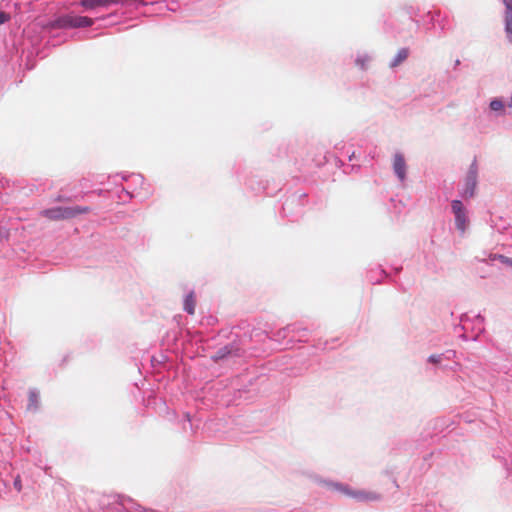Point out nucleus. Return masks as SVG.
I'll return each instance as SVG.
<instances>
[{
  "label": "nucleus",
  "instance_id": "1",
  "mask_svg": "<svg viewBox=\"0 0 512 512\" xmlns=\"http://www.w3.org/2000/svg\"><path fill=\"white\" fill-rule=\"evenodd\" d=\"M90 212V208L87 206H74V207H54L45 209L41 212V215L52 221L67 220L75 218L80 214H86Z\"/></svg>",
  "mask_w": 512,
  "mask_h": 512
},
{
  "label": "nucleus",
  "instance_id": "2",
  "mask_svg": "<svg viewBox=\"0 0 512 512\" xmlns=\"http://www.w3.org/2000/svg\"><path fill=\"white\" fill-rule=\"evenodd\" d=\"M93 23L92 18L68 14L55 20L54 26L57 28H80L91 26Z\"/></svg>",
  "mask_w": 512,
  "mask_h": 512
},
{
  "label": "nucleus",
  "instance_id": "3",
  "mask_svg": "<svg viewBox=\"0 0 512 512\" xmlns=\"http://www.w3.org/2000/svg\"><path fill=\"white\" fill-rule=\"evenodd\" d=\"M451 207H452V211L455 215L456 227L459 230L464 231L465 226H466V215H465V209H464L462 202L459 200H453Z\"/></svg>",
  "mask_w": 512,
  "mask_h": 512
},
{
  "label": "nucleus",
  "instance_id": "4",
  "mask_svg": "<svg viewBox=\"0 0 512 512\" xmlns=\"http://www.w3.org/2000/svg\"><path fill=\"white\" fill-rule=\"evenodd\" d=\"M348 496L356 499L360 502H370V501H378L381 499V495L374 491H366V490H349Z\"/></svg>",
  "mask_w": 512,
  "mask_h": 512
},
{
  "label": "nucleus",
  "instance_id": "5",
  "mask_svg": "<svg viewBox=\"0 0 512 512\" xmlns=\"http://www.w3.org/2000/svg\"><path fill=\"white\" fill-rule=\"evenodd\" d=\"M121 2L123 0H81L80 5L87 10H93L98 7H109Z\"/></svg>",
  "mask_w": 512,
  "mask_h": 512
},
{
  "label": "nucleus",
  "instance_id": "6",
  "mask_svg": "<svg viewBox=\"0 0 512 512\" xmlns=\"http://www.w3.org/2000/svg\"><path fill=\"white\" fill-rule=\"evenodd\" d=\"M406 168L407 166L403 155L400 153L395 154L393 160V169L401 182H403L406 178Z\"/></svg>",
  "mask_w": 512,
  "mask_h": 512
},
{
  "label": "nucleus",
  "instance_id": "7",
  "mask_svg": "<svg viewBox=\"0 0 512 512\" xmlns=\"http://www.w3.org/2000/svg\"><path fill=\"white\" fill-rule=\"evenodd\" d=\"M476 176V169L472 166L467 176L466 188L464 191L465 196L472 197L474 195L477 183Z\"/></svg>",
  "mask_w": 512,
  "mask_h": 512
},
{
  "label": "nucleus",
  "instance_id": "8",
  "mask_svg": "<svg viewBox=\"0 0 512 512\" xmlns=\"http://www.w3.org/2000/svg\"><path fill=\"white\" fill-rule=\"evenodd\" d=\"M409 56V50L407 48L400 49L393 61L390 63V67L394 68L404 62Z\"/></svg>",
  "mask_w": 512,
  "mask_h": 512
},
{
  "label": "nucleus",
  "instance_id": "9",
  "mask_svg": "<svg viewBox=\"0 0 512 512\" xmlns=\"http://www.w3.org/2000/svg\"><path fill=\"white\" fill-rule=\"evenodd\" d=\"M195 306H196L195 296H194V293H193V292H191V293H189V294L186 296V298H185V300H184V307H183V308H184V310H185L187 313H189V314L193 315V314H194V312H195Z\"/></svg>",
  "mask_w": 512,
  "mask_h": 512
},
{
  "label": "nucleus",
  "instance_id": "10",
  "mask_svg": "<svg viewBox=\"0 0 512 512\" xmlns=\"http://www.w3.org/2000/svg\"><path fill=\"white\" fill-rule=\"evenodd\" d=\"M505 31L508 40L512 43V15H505Z\"/></svg>",
  "mask_w": 512,
  "mask_h": 512
},
{
  "label": "nucleus",
  "instance_id": "11",
  "mask_svg": "<svg viewBox=\"0 0 512 512\" xmlns=\"http://www.w3.org/2000/svg\"><path fill=\"white\" fill-rule=\"evenodd\" d=\"M327 486L329 488H331L332 490L339 491L347 496H348V493L350 490L347 486L340 484V483H327Z\"/></svg>",
  "mask_w": 512,
  "mask_h": 512
},
{
  "label": "nucleus",
  "instance_id": "12",
  "mask_svg": "<svg viewBox=\"0 0 512 512\" xmlns=\"http://www.w3.org/2000/svg\"><path fill=\"white\" fill-rule=\"evenodd\" d=\"M39 395L36 391L31 390L29 392V406L37 408Z\"/></svg>",
  "mask_w": 512,
  "mask_h": 512
},
{
  "label": "nucleus",
  "instance_id": "13",
  "mask_svg": "<svg viewBox=\"0 0 512 512\" xmlns=\"http://www.w3.org/2000/svg\"><path fill=\"white\" fill-rule=\"evenodd\" d=\"M370 61L368 56L358 57L356 59V65H358L361 69H366L367 63Z\"/></svg>",
  "mask_w": 512,
  "mask_h": 512
},
{
  "label": "nucleus",
  "instance_id": "14",
  "mask_svg": "<svg viewBox=\"0 0 512 512\" xmlns=\"http://www.w3.org/2000/svg\"><path fill=\"white\" fill-rule=\"evenodd\" d=\"M503 107H504V105H503L502 101H500V100H493L490 103V108L494 111L502 110Z\"/></svg>",
  "mask_w": 512,
  "mask_h": 512
},
{
  "label": "nucleus",
  "instance_id": "15",
  "mask_svg": "<svg viewBox=\"0 0 512 512\" xmlns=\"http://www.w3.org/2000/svg\"><path fill=\"white\" fill-rule=\"evenodd\" d=\"M503 3L506 7L505 15H512V0H503Z\"/></svg>",
  "mask_w": 512,
  "mask_h": 512
},
{
  "label": "nucleus",
  "instance_id": "16",
  "mask_svg": "<svg viewBox=\"0 0 512 512\" xmlns=\"http://www.w3.org/2000/svg\"><path fill=\"white\" fill-rule=\"evenodd\" d=\"M9 19H10L9 14H7L3 11H0V25L9 21Z\"/></svg>",
  "mask_w": 512,
  "mask_h": 512
},
{
  "label": "nucleus",
  "instance_id": "17",
  "mask_svg": "<svg viewBox=\"0 0 512 512\" xmlns=\"http://www.w3.org/2000/svg\"><path fill=\"white\" fill-rule=\"evenodd\" d=\"M441 360V356L440 355H431L429 358H428V361L431 362V363H434V364H437L439 363Z\"/></svg>",
  "mask_w": 512,
  "mask_h": 512
},
{
  "label": "nucleus",
  "instance_id": "18",
  "mask_svg": "<svg viewBox=\"0 0 512 512\" xmlns=\"http://www.w3.org/2000/svg\"><path fill=\"white\" fill-rule=\"evenodd\" d=\"M15 486L17 487L18 490L21 489V485H20V482L18 480L15 481Z\"/></svg>",
  "mask_w": 512,
  "mask_h": 512
}]
</instances>
